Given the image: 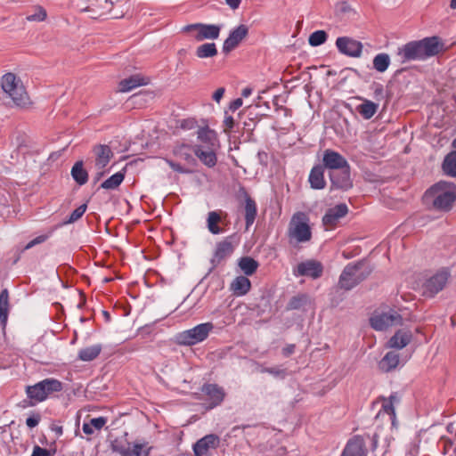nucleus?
Wrapping results in <instances>:
<instances>
[{
    "instance_id": "1",
    "label": "nucleus",
    "mask_w": 456,
    "mask_h": 456,
    "mask_svg": "<svg viewBox=\"0 0 456 456\" xmlns=\"http://www.w3.org/2000/svg\"><path fill=\"white\" fill-rule=\"evenodd\" d=\"M443 48L444 44L437 37L411 41L398 48L395 61L403 64L409 61L425 60L438 54Z\"/></svg>"
},
{
    "instance_id": "2",
    "label": "nucleus",
    "mask_w": 456,
    "mask_h": 456,
    "mask_svg": "<svg viewBox=\"0 0 456 456\" xmlns=\"http://www.w3.org/2000/svg\"><path fill=\"white\" fill-rule=\"evenodd\" d=\"M371 272L372 267L364 260L348 264L339 276L338 287L345 290H350L366 280Z\"/></svg>"
},
{
    "instance_id": "3",
    "label": "nucleus",
    "mask_w": 456,
    "mask_h": 456,
    "mask_svg": "<svg viewBox=\"0 0 456 456\" xmlns=\"http://www.w3.org/2000/svg\"><path fill=\"white\" fill-rule=\"evenodd\" d=\"M427 196L433 197V206L436 209L448 211L456 200V185L440 181L427 191Z\"/></svg>"
},
{
    "instance_id": "4",
    "label": "nucleus",
    "mask_w": 456,
    "mask_h": 456,
    "mask_svg": "<svg viewBox=\"0 0 456 456\" xmlns=\"http://www.w3.org/2000/svg\"><path fill=\"white\" fill-rule=\"evenodd\" d=\"M1 86L4 94L16 106H25L28 102V96L20 78L13 73H7L2 77Z\"/></svg>"
},
{
    "instance_id": "5",
    "label": "nucleus",
    "mask_w": 456,
    "mask_h": 456,
    "mask_svg": "<svg viewBox=\"0 0 456 456\" xmlns=\"http://www.w3.org/2000/svg\"><path fill=\"white\" fill-rule=\"evenodd\" d=\"M289 237L297 243L309 241L312 238V232L308 224V217L303 212H297L293 215L289 226Z\"/></svg>"
},
{
    "instance_id": "6",
    "label": "nucleus",
    "mask_w": 456,
    "mask_h": 456,
    "mask_svg": "<svg viewBox=\"0 0 456 456\" xmlns=\"http://www.w3.org/2000/svg\"><path fill=\"white\" fill-rule=\"evenodd\" d=\"M370 326L376 330H385L390 327L401 325L403 318L395 310L387 313L375 312L370 319Z\"/></svg>"
},
{
    "instance_id": "7",
    "label": "nucleus",
    "mask_w": 456,
    "mask_h": 456,
    "mask_svg": "<svg viewBox=\"0 0 456 456\" xmlns=\"http://www.w3.org/2000/svg\"><path fill=\"white\" fill-rule=\"evenodd\" d=\"M449 277L450 273L445 269H442L426 279L422 285L423 295L429 297L436 296L444 289Z\"/></svg>"
},
{
    "instance_id": "8",
    "label": "nucleus",
    "mask_w": 456,
    "mask_h": 456,
    "mask_svg": "<svg viewBox=\"0 0 456 456\" xmlns=\"http://www.w3.org/2000/svg\"><path fill=\"white\" fill-rule=\"evenodd\" d=\"M214 325L211 322H205L195 326L192 329L182 332L179 336L180 342L183 345H195L205 340Z\"/></svg>"
},
{
    "instance_id": "9",
    "label": "nucleus",
    "mask_w": 456,
    "mask_h": 456,
    "mask_svg": "<svg viewBox=\"0 0 456 456\" xmlns=\"http://www.w3.org/2000/svg\"><path fill=\"white\" fill-rule=\"evenodd\" d=\"M111 449L121 456H148V451L144 450L143 444H132L126 439H115L111 443Z\"/></svg>"
},
{
    "instance_id": "10",
    "label": "nucleus",
    "mask_w": 456,
    "mask_h": 456,
    "mask_svg": "<svg viewBox=\"0 0 456 456\" xmlns=\"http://www.w3.org/2000/svg\"><path fill=\"white\" fill-rule=\"evenodd\" d=\"M221 28L217 25L195 23L183 28L184 32H195L194 37L198 41L204 39H216L219 37Z\"/></svg>"
},
{
    "instance_id": "11",
    "label": "nucleus",
    "mask_w": 456,
    "mask_h": 456,
    "mask_svg": "<svg viewBox=\"0 0 456 456\" xmlns=\"http://www.w3.org/2000/svg\"><path fill=\"white\" fill-rule=\"evenodd\" d=\"M336 46L342 54L354 58L360 57L363 48L360 41L349 37H338Z\"/></svg>"
},
{
    "instance_id": "12",
    "label": "nucleus",
    "mask_w": 456,
    "mask_h": 456,
    "mask_svg": "<svg viewBox=\"0 0 456 456\" xmlns=\"http://www.w3.org/2000/svg\"><path fill=\"white\" fill-rule=\"evenodd\" d=\"M330 179L331 182L330 189H338L347 191L353 187V181L350 177V166L343 167L337 171L330 172Z\"/></svg>"
},
{
    "instance_id": "13",
    "label": "nucleus",
    "mask_w": 456,
    "mask_h": 456,
    "mask_svg": "<svg viewBox=\"0 0 456 456\" xmlns=\"http://www.w3.org/2000/svg\"><path fill=\"white\" fill-rule=\"evenodd\" d=\"M322 163L323 168L330 169V171H337L349 165L340 153L330 149L324 151Z\"/></svg>"
},
{
    "instance_id": "14",
    "label": "nucleus",
    "mask_w": 456,
    "mask_h": 456,
    "mask_svg": "<svg viewBox=\"0 0 456 456\" xmlns=\"http://www.w3.org/2000/svg\"><path fill=\"white\" fill-rule=\"evenodd\" d=\"M248 28L241 24L235 29L232 30L229 37L224 40L223 51L226 53L235 49L239 44L248 36Z\"/></svg>"
},
{
    "instance_id": "15",
    "label": "nucleus",
    "mask_w": 456,
    "mask_h": 456,
    "mask_svg": "<svg viewBox=\"0 0 456 456\" xmlns=\"http://www.w3.org/2000/svg\"><path fill=\"white\" fill-rule=\"evenodd\" d=\"M347 213L348 208L345 203L338 204L326 211L322 217V223L327 229H331L338 224L339 219L344 217Z\"/></svg>"
},
{
    "instance_id": "16",
    "label": "nucleus",
    "mask_w": 456,
    "mask_h": 456,
    "mask_svg": "<svg viewBox=\"0 0 456 456\" xmlns=\"http://www.w3.org/2000/svg\"><path fill=\"white\" fill-rule=\"evenodd\" d=\"M322 273L321 263L314 260L302 262L297 265L295 274L297 276H309L314 279L319 278Z\"/></svg>"
},
{
    "instance_id": "17",
    "label": "nucleus",
    "mask_w": 456,
    "mask_h": 456,
    "mask_svg": "<svg viewBox=\"0 0 456 456\" xmlns=\"http://www.w3.org/2000/svg\"><path fill=\"white\" fill-rule=\"evenodd\" d=\"M95 155V167L97 170L104 169L113 157V152L110 146L105 144L95 145L93 149Z\"/></svg>"
},
{
    "instance_id": "18",
    "label": "nucleus",
    "mask_w": 456,
    "mask_h": 456,
    "mask_svg": "<svg viewBox=\"0 0 456 456\" xmlns=\"http://www.w3.org/2000/svg\"><path fill=\"white\" fill-rule=\"evenodd\" d=\"M365 443L361 436H354L346 445L341 456H366Z\"/></svg>"
},
{
    "instance_id": "19",
    "label": "nucleus",
    "mask_w": 456,
    "mask_h": 456,
    "mask_svg": "<svg viewBox=\"0 0 456 456\" xmlns=\"http://www.w3.org/2000/svg\"><path fill=\"white\" fill-rule=\"evenodd\" d=\"M411 331L406 330H398L388 340L387 346L395 349H403L411 343Z\"/></svg>"
},
{
    "instance_id": "20",
    "label": "nucleus",
    "mask_w": 456,
    "mask_h": 456,
    "mask_svg": "<svg viewBox=\"0 0 456 456\" xmlns=\"http://www.w3.org/2000/svg\"><path fill=\"white\" fill-rule=\"evenodd\" d=\"M194 155L207 167H213L216 166L217 159L213 149L202 145L194 146Z\"/></svg>"
},
{
    "instance_id": "21",
    "label": "nucleus",
    "mask_w": 456,
    "mask_h": 456,
    "mask_svg": "<svg viewBox=\"0 0 456 456\" xmlns=\"http://www.w3.org/2000/svg\"><path fill=\"white\" fill-rule=\"evenodd\" d=\"M201 391L211 400V408L219 405L225 395L224 389L216 384H205Z\"/></svg>"
},
{
    "instance_id": "22",
    "label": "nucleus",
    "mask_w": 456,
    "mask_h": 456,
    "mask_svg": "<svg viewBox=\"0 0 456 456\" xmlns=\"http://www.w3.org/2000/svg\"><path fill=\"white\" fill-rule=\"evenodd\" d=\"M308 181L310 186L314 190H322L326 186L324 178V168L321 165L314 166L309 175Z\"/></svg>"
},
{
    "instance_id": "23",
    "label": "nucleus",
    "mask_w": 456,
    "mask_h": 456,
    "mask_svg": "<svg viewBox=\"0 0 456 456\" xmlns=\"http://www.w3.org/2000/svg\"><path fill=\"white\" fill-rule=\"evenodd\" d=\"M148 83L149 79L147 77L136 74L121 80L118 84V88L120 92L125 93L129 92L137 86H145Z\"/></svg>"
},
{
    "instance_id": "24",
    "label": "nucleus",
    "mask_w": 456,
    "mask_h": 456,
    "mask_svg": "<svg viewBox=\"0 0 456 456\" xmlns=\"http://www.w3.org/2000/svg\"><path fill=\"white\" fill-rule=\"evenodd\" d=\"M174 154L181 160L186 162L187 166L191 168L196 164L194 158V148L189 145L183 144L174 149Z\"/></svg>"
},
{
    "instance_id": "25",
    "label": "nucleus",
    "mask_w": 456,
    "mask_h": 456,
    "mask_svg": "<svg viewBox=\"0 0 456 456\" xmlns=\"http://www.w3.org/2000/svg\"><path fill=\"white\" fill-rule=\"evenodd\" d=\"M245 198V206H244V211H245V221H246V229L248 230L249 226L253 224L255 222L256 214H257V208L255 200L247 193H244Z\"/></svg>"
},
{
    "instance_id": "26",
    "label": "nucleus",
    "mask_w": 456,
    "mask_h": 456,
    "mask_svg": "<svg viewBox=\"0 0 456 456\" xmlns=\"http://www.w3.org/2000/svg\"><path fill=\"white\" fill-rule=\"evenodd\" d=\"M400 362V355L398 353L390 351L385 354L379 363V367L382 371L389 372L395 370Z\"/></svg>"
},
{
    "instance_id": "27",
    "label": "nucleus",
    "mask_w": 456,
    "mask_h": 456,
    "mask_svg": "<svg viewBox=\"0 0 456 456\" xmlns=\"http://www.w3.org/2000/svg\"><path fill=\"white\" fill-rule=\"evenodd\" d=\"M251 288L250 281L243 275L236 277L231 283V290L235 296L246 295Z\"/></svg>"
},
{
    "instance_id": "28",
    "label": "nucleus",
    "mask_w": 456,
    "mask_h": 456,
    "mask_svg": "<svg viewBox=\"0 0 456 456\" xmlns=\"http://www.w3.org/2000/svg\"><path fill=\"white\" fill-rule=\"evenodd\" d=\"M233 252V246L228 238L217 243L212 263H219Z\"/></svg>"
},
{
    "instance_id": "29",
    "label": "nucleus",
    "mask_w": 456,
    "mask_h": 456,
    "mask_svg": "<svg viewBox=\"0 0 456 456\" xmlns=\"http://www.w3.org/2000/svg\"><path fill=\"white\" fill-rule=\"evenodd\" d=\"M223 211H210L207 217V227L212 234H220L223 229L218 225L222 223Z\"/></svg>"
},
{
    "instance_id": "30",
    "label": "nucleus",
    "mask_w": 456,
    "mask_h": 456,
    "mask_svg": "<svg viewBox=\"0 0 456 456\" xmlns=\"http://www.w3.org/2000/svg\"><path fill=\"white\" fill-rule=\"evenodd\" d=\"M71 176L75 182L83 185L88 181V173L84 168V163L82 160L77 161L71 168Z\"/></svg>"
},
{
    "instance_id": "31",
    "label": "nucleus",
    "mask_w": 456,
    "mask_h": 456,
    "mask_svg": "<svg viewBox=\"0 0 456 456\" xmlns=\"http://www.w3.org/2000/svg\"><path fill=\"white\" fill-rule=\"evenodd\" d=\"M238 265L245 275L250 276L256 273L259 264L250 256H242L239 259Z\"/></svg>"
},
{
    "instance_id": "32",
    "label": "nucleus",
    "mask_w": 456,
    "mask_h": 456,
    "mask_svg": "<svg viewBox=\"0 0 456 456\" xmlns=\"http://www.w3.org/2000/svg\"><path fill=\"white\" fill-rule=\"evenodd\" d=\"M219 444V437L216 435H207L200 439L194 446L200 451L208 453L209 448H216Z\"/></svg>"
},
{
    "instance_id": "33",
    "label": "nucleus",
    "mask_w": 456,
    "mask_h": 456,
    "mask_svg": "<svg viewBox=\"0 0 456 456\" xmlns=\"http://www.w3.org/2000/svg\"><path fill=\"white\" fill-rule=\"evenodd\" d=\"M9 294L7 289L0 292V323L4 328L8 320Z\"/></svg>"
},
{
    "instance_id": "34",
    "label": "nucleus",
    "mask_w": 456,
    "mask_h": 456,
    "mask_svg": "<svg viewBox=\"0 0 456 456\" xmlns=\"http://www.w3.org/2000/svg\"><path fill=\"white\" fill-rule=\"evenodd\" d=\"M102 346L100 344L94 345L83 348L78 353V358L84 362H90L94 360L101 353Z\"/></svg>"
},
{
    "instance_id": "35",
    "label": "nucleus",
    "mask_w": 456,
    "mask_h": 456,
    "mask_svg": "<svg viewBox=\"0 0 456 456\" xmlns=\"http://www.w3.org/2000/svg\"><path fill=\"white\" fill-rule=\"evenodd\" d=\"M107 423V418L98 417L91 419L89 422L83 424V431L86 435H93L94 430H101Z\"/></svg>"
},
{
    "instance_id": "36",
    "label": "nucleus",
    "mask_w": 456,
    "mask_h": 456,
    "mask_svg": "<svg viewBox=\"0 0 456 456\" xmlns=\"http://www.w3.org/2000/svg\"><path fill=\"white\" fill-rule=\"evenodd\" d=\"M379 105L371 101L364 100L362 104L357 106V111L365 119H370L377 112Z\"/></svg>"
},
{
    "instance_id": "37",
    "label": "nucleus",
    "mask_w": 456,
    "mask_h": 456,
    "mask_svg": "<svg viewBox=\"0 0 456 456\" xmlns=\"http://www.w3.org/2000/svg\"><path fill=\"white\" fill-rule=\"evenodd\" d=\"M45 398L53 392L62 390V383L55 379H45L40 381Z\"/></svg>"
},
{
    "instance_id": "38",
    "label": "nucleus",
    "mask_w": 456,
    "mask_h": 456,
    "mask_svg": "<svg viewBox=\"0 0 456 456\" xmlns=\"http://www.w3.org/2000/svg\"><path fill=\"white\" fill-rule=\"evenodd\" d=\"M444 172L452 177H456V151L446 155L443 162Z\"/></svg>"
},
{
    "instance_id": "39",
    "label": "nucleus",
    "mask_w": 456,
    "mask_h": 456,
    "mask_svg": "<svg viewBox=\"0 0 456 456\" xmlns=\"http://www.w3.org/2000/svg\"><path fill=\"white\" fill-rule=\"evenodd\" d=\"M217 54V49L215 43H206L200 45L196 50L198 58H211Z\"/></svg>"
},
{
    "instance_id": "40",
    "label": "nucleus",
    "mask_w": 456,
    "mask_h": 456,
    "mask_svg": "<svg viewBox=\"0 0 456 456\" xmlns=\"http://www.w3.org/2000/svg\"><path fill=\"white\" fill-rule=\"evenodd\" d=\"M124 178L125 173L118 172L105 180L100 187L106 190H115L121 184V183L124 181Z\"/></svg>"
},
{
    "instance_id": "41",
    "label": "nucleus",
    "mask_w": 456,
    "mask_h": 456,
    "mask_svg": "<svg viewBox=\"0 0 456 456\" xmlns=\"http://www.w3.org/2000/svg\"><path fill=\"white\" fill-rule=\"evenodd\" d=\"M309 303V297L305 294H299L290 298L287 305L288 310L303 309Z\"/></svg>"
},
{
    "instance_id": "42",
    "label": "nucleus",
    "mask_w": 456,
    "mask_h": 456,
    "mask_svg": "<svg viewBox=\"0 0 456 456\" xmlns=\"http://www.w3.org/2000/svg\"><path fill=\"white\" fill-rule=\"evenodd\" d=\"M26 392L28 397L31 400H34L35 402H42L46 399L40 382L35 384L34 386H28Z\"/></svg>"
},
{
    "instance_id": "43",
    "label": "nucleus",
    "mask_w": 456,
    "mask_h": 456,
    "mask_svg": "<svg viewBox=\"0 0 456 456\" xmlns=\"http://www.w3.org/2000/svg\"><path fill=\"white\" fill-rule=\"evenodd\" d=\"M390 64V58L387 53H379L373 59V68L379 72H384Z\"/></svg>"
},
{
    "instance_id": "44",
    "label": "nucleus",
    "mask_w": 456,
    "mask_h": 456,
    "mask_svg": "<svg viewBox=\"0 0 456 456\" xmlns=\"http://www.w3.org/2000/svg\"><path fill=\"white\" fill-rule=\"evenodd\" d=\"M198 138L202 142L208 144V147H212L216 141L215 134L208 128H200L198 130Z\"/></svg>"
},
{
    "instance_id": "45",
    "label": "nucleus",
    "mask_w": 456,
    "mask_h": 456,
    "mask_svg": "<svg viewBox=\"0 0 456 456\" xmlns=\"http://www.w3.org/2000/svg\"><path fill=\"white\" fill-rule=\"evenodd\" d=\"M328 35L324 30H316L313 32L308 38L309 45L319 46L326 42Z\"/></svg>"
},
{
    "instance_id": "46",
    "label": "nucleus",
    "mask_w": 456,
    "mask_h": 456,
    "mask_svg": "<svg viewBox=\"0 0 456 456\" xmlns=\"http://www.w3.org/2000/svg\"><path fill=\"white\" fill-rule=\"evenodd\" d=\"M46 10L40 5H37L35 7V12L27 16L26 19L28 21H43L46 19Z\"/></svg>"
},
{
    "instance_id": "47",
    "label": "nucleus",
    "mask_w": 456,
    "mask_h": 456,
    "mask_svg": "<svg viewBox=\"0 0 456 456\" xmlns=\"http://www.w3.org/2000/svg\"><path fill=\"white\" fill-rule=\"evenodd\" d=\"M86 204H83L81 206H79L78 208H77L69 216V219L64 221L61 225L62 224H72L76 221H77L79 218L82 217V216L84 215V213L86 212Z\"/></svg>"
},
{
    "instance_id": "48",
    "label": "nucleus",
    "mask_w": 456,
    "mask_h": 456,
    "mask_svg": "<svg viewBox=\"0 0 456 456\" xmlns=\"http://www.w3.org/2000/svg\"><path fill=\"white\" fill-rule=\"evenodd\" d=\"M52 233H53V230H50L48 233L43 234V235H39V236L36 237L34 240H30L25 246L24 249H29V248H31L32 247H34V246H36L37 244L45 242L52 235Z\"/></svg>"
},
{
    "instance_id": "49",
    "label": "nucleus",
    "mask_w": 456,
    "mask_h": 456,
    "mask_svg": "<svg viewBox=\"0 0 456 456\" xmlns=\"http://www.w3.org/2000/svg\"><path fill=\"white\" fill-rule=\"evenodd\" d=\"M260 371L269 373L278 378H284L286 374L285 370H282L279 367L263 368Z\"/></svg>"
},
{
    "instance_id": "50",
    "label": "nucleus",
    "mask_w": 456,
    "mask_h": 456,
    "mask_svg": "<svg viewBox=\"0 0 456 456\" xmlns=\"http://www.w3.org/2000/svg\"><path fill=\"white\" fill-rule=\"evenodd\" d=\"M167 162L173 170H175L178 173L187 174V173L191 172V169L189 167L182 166L181 164L176 163L172 160H167Z\"/></svg>"
},
{
    "instance_id": "51",
    "label": "nucleus",
    "mask_w": 456,
    "mask_h": 456,
    "mask_svg": "<svg viewBox=\"0 0 456 456\" xmlns=\"http://www.w3.org/2000/svg\"><path fill=\"white\" fill-rule=\"evenodd\" d=\"M382 400H383L382 409L384 410V411L386 413L393 416V418H395V411L393 403L388 402L386 398H382Z\"/></svg>"
},
{
    "instance_id": "52",
    "label": "nucleus",
    "mask_w": 456,
    "mask_h": 456,
    "mask_svg": "<svg viewBox=\"0 0 456 456\" xmlns=\"http://www.w3.org/2000/svg\"><path fill=\"white\" fill-rule=\"evenodd\" d=\"M31 456H52L47 449L35 446Z\"/></svg>"
},
{
    "instance_id": "53",
    "label": "nucleus",
    "mask_w": 456,
    "mask_h": 456,
    "mask_svg": "<svg viewBox=\"0 0 456 456\" xmlns=\"http://www.w3.org/2000/svg\"><path fill=\"white\" fill-rule=\"evenodd\" d=\"M224 132L229 133L233 126H234V120L233 118L231 116H226L224 120Z\"/></svg>"
},
{
    "instance_id": "54",
    "label": "nucleus",
    "mask_w": 456,
    "mask_h": 456,
    "mask_svg": "<svg viewBox=\"0 0 456 456\" xmlns=\"http://www.w3.org/2000/svg\"><path fill=\"white\" fill-rule=\"evenodd\" d=\"M225 89L224 87H220L213 94L212 98L216 102H219L224 94Z\"/></svg>"
},
{
    "instance_id": "55",
    "label": "nucleus",
    "mask_w": 456,
    "mask_h": 456,
    "mask_svg": "<svg viewBox=\"0 0 456 456\" xmlns=\"http://www.w3.org/2000/svg\"><path fill=\"white\" fill-rule=\"evenodd\" d=\"M242 103H243L242 99L238 98V99H235L234 101H232V102L230 103L229 108H230V110H231L232 111H235V110H237L240 107H241V106H242Z\"/></svg>"
},
{
    "instance_id": "56",
    "label": "nucleus",
    "mask_w": 456,
    "mask_h": 456,
    "mask_svg": "<svg viewBox=\"0 0 456 456\" xmlns=\"http://www.w3.org/2000/svg\"><path fill=\"white\" fill-rule=\"evenodd\" d=\"M39 422V419L38 418H35V417H29L26 419V424L28 428H35L36 426H37Z\"/></svg>"
},
{
    "instance_id": "57",
    "label": "nucleus",
    "mask_w": 456,
    "mask_h": 456,
    "mask_svg": "<svg viewBox=\"0 0 456 456\" xmlns=\"http://www.w3.org/2000/svg\"><path fill=\"white\" fill-rule=\"evenodd\" d=\"M295 345H288L286 347L282 349V354L285 356H289L294 353Z\"/></svg>"
},
{
    "instance_id": "58",
    "label": "nucleus",
    "mask_w": 456,
    "mask_h": 456,
    "mask_svg": "<svg viewBox=\"0 0 456 456\" xmlns=\"http://www.w3.org/2000/svg\"><path fill=\"white\" fill-rule=\"evenodd\" d=\"M225 2L232 10H235L239 7L241 0H225Z\"/></svg>"
},
{
    "instance_id": "59",
    "label": "nucleus",
    "mask_w": 456,
    "mask_h": 456,
    "mask_svg": "<svg viewBox=\"0 0 456 456\" xmlns=\"http://www.w3.org/2000/svg\"><path fill=\"white\" fill-rule=\"evenodd\" d=\"M194 456H209V453H206L193 445Z\"/></svg>"
},
{
    "instance_id": "60",
    "label": "nucleus",
    "mask_w": 456,
    "mask_h": 456,
    "mask_svg": "<svg viewBox=\"0 0 456 456\" xmlns=\"http://www.w3.org/2000/svg\"><path fill=\"white\" fill-rule=\"evenodd\" d=\"M105 172L103 169L102 170H98V172L96 173L95 176H94V183H97L98 181H100L102 179V177L104 175Z\"/></svg>"
},
{
    "instance_id": "61",
    "label": "nucleus",
    "mask_w": 456,
    "mask_h": 456,
    "mask_svg": "<svg viewBox=\"0 0 456 456\" xmlns=\"http://www.w3.org/2000/svg\"><path fill=\"white\" fill-rule=\"evenodd\" d=\"M251 93H252V89H251V88H249V87H246V88H244V89L242 90V92H241V95H242L243 97H248V96L251 94Z\"/></svg>"
},
{
    "instance_id": "62",
    "label": "nucleus",
    "mask_w": 456,
    "mask_h": 456,
    "mask_svg": "<svg viewBox=\"0 0 456 456\" xmlns=\"http://www.w3.org/2000/svg\"><path fill=\"white\" fill-rule=\"evenodd\" d=\"M387 400L388 402H392L393 403H397V402H399V399H398V397L396 396V395H395V394L391 395L389 396V398H388V399H387Z\"/></svg>"
},
{
    "instance_id": "63",
    "label": "nucleus",
    "mask_w": 456,
    "mask_h": 456,
    "mask_svg": "<svg viewBox=\"0 0 456 456\" xmlns=\"http://www.w3.org/2000/svg\"><path fill=\"white\" fill-rule=\"evenodd\" d=\"M450 7L452 9H456V0H451Z\"/></svg>"
},
{
    "instance_id": "64",
    "label": "nucleus",
    "mask_w": 456,
    "mask_h": 456,
    "mask_svg": "<svg viewBox=\"0 0 456 456\" xmlns=\"http://www.w3.org/2000/svg\"><path fill=\"white\" fill-rule=\"evenodd\" d=\"M55 431L59 434V435H61L62 434V428L61 427H58L55 428Z\"/></svg>"
}]
</instances>
